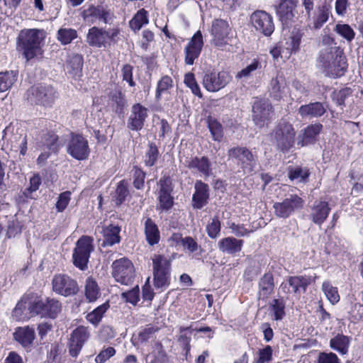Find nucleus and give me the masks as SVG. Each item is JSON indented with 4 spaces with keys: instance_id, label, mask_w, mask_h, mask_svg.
Returning a JSON list of instances; mask_svg holds the SVG:
<instances>
[{
    "instance_id": "nucleus-13",
    "label": "nucleus",
    "mask_w": 363,
    "mask_h": 363,
    "mask_svg": "<svg viewBox=\"0 0 363 363\" xmlns=\"http://www.w3.org/2000/svg\"><path fill=\"white\" fill-rule=\"evenodd\" d=\"M52 290L64 296H73L79 291L77 282L67 274H57L52 281Z\"/></svg>"
},
{
    "instance_id": "nucleus-3",
    "label": "nucleus",
    "mask_w": 363,
    "mask_h": 363,
    "mask_svg": "<svg viewBox=\"0 0 363 363\" xmlns=\"http://www.w3.org/2000/svg\"><path fill=\"white\" fill-rule=\"evenodd\" d=\"M41 38L40 30L29 29L22 30L18 35V45L27 60L34 58L40 52Z\"/></svg>"
},
{
    "instance_id": "nucleus-60",
    "label": "nucleus",
    "mask_w": 363,
    "mask_h": 363,
    "mask_svg": "<svg viewBox=\"0 0 363 363\" xmlns=\"http://www.w3.org/2000/svg\"><path fill=\"white\" fill-rule=\"evenodd\" d=\"M129 194V190L124 180L121 181L116 191V203L121 204Z\"/></svg>"
},
{
    "instance_id": "nucleus-11",
    "label": "nucleus",
    "mask_w": 363,
    "mask_h": 363,
    "mask_svg": "<svg viewBox=\"0 0 363 363\" xmlns=\"http://www.w3.org/2000/svg\"><path fill=\"white\" fill-rule=\"evenodd\" d=\"M273 107L268 100L260 99L252 106V120L255 124L262 128L271 122Z\"/></svg>"
},
{
    "instance_id": "nucleus-52",
    "label": "nucleus",
    "mask_w": 363,
    "mask_h": 363,
    "mask_svg": "<svg viewBox=\"0 0 363 363\" xmlns=\"http://www.w3.org/2000/svg\"><path fill=\"white\" fill-rule=\"evenodd\" d=\"M89 337V333L88 332V328L81 325L72 331L69 339L75 342H78L84 345Z\"/></svg>"
},
{
    "instance_id": "nucleus-4",
    "label": "nucleus",
    "mask_w": 363,
    "mask_h": 363,
    "mask_svg": "<svg viewBox=\"0 0 363 363\" xmlns=\"http://www.w3.org/2000/svg\"><path fill=\"white\" fill-rule=\"evenodd\" d=\"M93 239L86 235L82 236L76 242L72 253L74 265L82 271L88 268L91 252L94 250Z\"/></svg>"
},
{
    "instance_id": "nucleus-1",
    "label": "nucleus",
    "mask_w": 363,
    "mask_h": 363,
    "mask_svg": "<svg viewBox=\"0 0 363 363\" xmlns=\"http://www.w3.org/2000/svg\"><path fill=\"white\" fill-rule=\"evenodd\" d=\"M336 48L331 47L321 50L318 61V65L323 69L326 75L333 78L342 76L347 69L345 57L333 53V50Z\"/></svg>"
},
{
    "instance_id": "nucleus-7",
    "label": "nucleus",
    "mask_w": 363,
    "mask_h": 363,
    "mask_svg": "<svg viewBox=\"0 0 363 363\" xmlns=\"http://www.w3.org/2000/svg\"><path fill=\"white\" fill-rule=\"evenodd\" d=\"M232 80L227 71H206L203 77L202 84L210 92H216L225 87Z\"/></svg>"
},
{
    "instance_id": "nucleus-32",
    "label": "nucleus",
    "mask_w": 363,
    "mask_h": 363,
    "mask_svg": "<svg viewBox=\"0 0 363 363\" xmlns=\"http://www.w3.org/2000/svg\"><path fill=\"white\" fill-rule=\"evenodd\" d=\"M274 289L273 274L270 272L265 273L259 281V296L267 298L270 296Z\"/></svg>"
},
{
    "instance_id": "nucleus-50",
    "label": "nucleus",
    "mask_w": 363,
    "mask_h": 363,
    "mask_svg": "<svg viewBox=\"0 0 363 363\" xmlns=\"http://www.w3.org/2000/svg\"><path fill=\"white\" fill-rule=\"evenodd\" d=\"M160 156V152L157 146L150 143L148 145V149L145 155V164L147 167H152L157 162Z\"/></svg>"
},
{
    "instance_id": "nucleus-35",
    "label": "nucleus",
    "mask_w": 363,
    "mask_h": 363,
    "mask_svg": "<svg viewBox=\"0 0 363 363\" xmlns=\"http://www.w3.org/2000/svg\"><path fill=\"white\" fill-rule=\"evenodd\" d=\"M145 234L146 240L150 245L157 244L160 240V234L157 225L150 218L145 222Z\"/></svg>"
},
{
    "instance_id": "nucleus-64",
    "label": "nucleus",
    "mask_w": 363,
    "mask_h": 363,
    "mask_svg": "<svg viewBox=\"0 0 363 363\" xmlns=\"http://www.w3.org/2000/svg\"><path fill=\"white\" fill-rule=\"evenodd\" d=\"M318 363H340L337 356L333 352H320L318 355Z\"/></svg>"
},
{
    "instance_id": "nucleus-10",
    "label": "nucleus",
    "mask_w": 363,
    "mask_h": 363,
    "mask_svg": "<svg viewBox=\"0 0 363 363\" xmlns=\"http://www.w3.org/2000/svg\"><path fill=\"white\" fill-rule=\"evenodd\" d=\"M67 152L75 160L87 159L90 153L87 139L81 134L72 133L67 144Z\"/></svg>"
},
{
    "instance_id": "nucleus-30",
    "label": "nucleus",
    "mask_w": 363,
    "mask_h": 363,
    "mask_svg": "<svg viewBox=\"0 0 363 363\" xmlns=\"http://www.w3.org/2000/svg\"><path fill=\"white\" fill-rule=\"evenodd\" d=\"M330 13V6L325 2L318 6L313 16L311 15L310 20L312 21L311 28L315 30H318L322 28L328 21Z\"/></svg>"
},
{
    "instance_id": "nucleus-57",
    "label": "nucleus",
    "mask_w": 363,
    "mask_h": 363,
    "mask_svg": "<svg viewBox=\"0 0 363 363\" xmlns=\"http://www.w3.org/2000/svg\"><path fill=\"white\" fill-rule=\"evenodd\" d=\"M261 68V63L257 60H254L250 65L242 70L238 72L236 74L237 79L248 78L252 75V73L255 70Z\"/></svg>"
},
{
    "instance_id": "nucleus-49",
    "label": "nucleus",
    "mask_w": 363,
    "mask_h": 363,
    "mask_svg": "<svg viewBox=\"0 0 363 363\" xmlns=\"http://www.w3.org/2000/svg\"><path fill=\"white\" fill-rule=\"evenodd\" d=\"M208 127L213 139L215 141H221L223 137L222 125L217 120L209 118L208 119Z\"/></svg>"
},
{
    "instance_id": "nucleus-18",
    "label": "nucleus",
    "mask_w": 363,
    "mask_h": 363,
    "mask_svg": "<svg viewBox=\"0 0 363 363\" xmlns=\"http://www.w3.org/2000/svg\"><path fill=\"white\" fill-rule=\"evenodd\" d=\"M147 117V109L140 104H134L128 120V128L132 130L139 131L143 126Z\"/></svg>"
},
{
    "instance_id": "nucleus-20",
    "label": "nucleus",
    "mask_w": 363,
    "mask_h": 363,
    "mask_svg": "<svg viewBox=\"0 0 363 363\" xmlns=\"http://www.w3.org/2000/svg\"><path fill=\"white\" fill-rule=\"evenodd\" d=\"M84 20L88 23H94L98 20L102 21L104 23H110L111 20V13L104 9L101 6H90L82 12Z\"/></svg>"
},
{
    "instance_id": "nucleus-42",
    "label": "nucleus",
    "mask_w": 363,
    "mask_h": 363,
    "mask_svg": "<svg viewBox=\"0 0 363 363\" xmlns=\"http://www.w3.org/2000/svg\"><path fill=\"white\" fill-rule=\"evenodd\" d=\"M153 272H171V260L162 255H155L152 258Z\"/></svg>"
},
{
    "instance_id": "nucleus-25",
    "label": "nucleus",
    "mask_w": 363,
    "mask_h": 363,
    "mask_svg": "<svg viewBox=\"0 0 363 363\" xmlns=\"http://www.w3.org/2000/svg\"><path fill=\"white\" fill-rule=\"evenodd\" d=\"M287 91V84L285 77L282 73H278L272 78L269 86V94L272 98L279 101Z\"/></svg>"
},
{
    "instance_id": "nucleus-8",
    "label": "nucleus",
    "mask_w": 363,
    "mask_h": 363,
    "mask_svg": "<svg viewBox=\"0 0 363 363\" xmlns=\"http://www.w3.org/2000/svg\"><path fill=\"white\" fill-rule=\"evenodd\" d=\"M113 277L117 282L128 285L132 284L135 277V269L132 262L123 257L116 259L112 264Z\"/></svg>"
},
{
    "instance_id": "nucleus-5",
    "label": "nucleus",
    "mask_w": 363,
    "mask_h": 363,
    "mask_svg": "<svg viewBox=\"0 0 363 363\" xmlns=\"http://www.w3.org/2000/svg\"><path fill=\"white\" fill-rule=\"evenodd\" d=\"M277 147L282 152L289 151L295 143L296 131L291 123L281 120L274 130Z\"/></svg>"
},
{
    "instance_id": "nucleus-24",
    "label": "nucleus",
    "mask_w": 363,
    "mask_h": 363,
    "mask_svg": "<svg viewBox=\"0 0 363 363\" xmlns=\"http://www.w3.org/2000/svg\"><path fill=\"white\" fill-rule=\"evenodd\" d=\"M326 112V107L321 102H311L302 105L298 109V113L303 119H311L321 117Z\"/></svg>"
},
{
    "instance_id": "nucleus-28",
    "label": "nucleus",
    "mask_w": 363,
    "mask_h": 363,
    "mask_svg": "<svg viewBox=\"0 0 363 363\" xmlns=\"http://www.w3.org/2000/svg\"><path fill=\"white\" fill-rule=\"evenodd\" d=\"M83 64L84 59L82 55L72 54L68 56L66 68L68 73L76 80L82 76Z\"/></svg>"
},
{
    "instance_id": "nucleus-12",
    "label": "nucleus",
    "mask_w": 363,
    "mask_h": 363,
    "mask_svg": "<svg viewBox=\"0 0 363 363\" xmlns=\"http://www.w3.org/2000/svg\"><path fill=\"white\" fill-rule=\"evenodd\" d=\"M250 21L255 30L267 37L270 36L274 30L273 18L264 11L258 10L253 12Z\"/></svg>"
},
{
    "instance_id": "nucleus-55",
    "label": "nucleus",
    "mask_w": 363,
    "mask_h": 363,
    "mask_svg": "<svg viewBox=\"0 0 363 363\" xmlns=\"http://www.w3.org/2000/svg\"><path fill=\"white\" fill-rule=\"evenodd\" d=\"M171 192H159V206L160 208L163 211H168L173 206L174 198L172 196Z\"/></svg>"
},
{
    "instance_id": "nucleus-56",
    "label": "nucleus",
    "mask_w": 363,
    "mask_h": 363,
    "mask_svg": "<svg viewBox=\"0 0 363 363\" xmlns=\"http://www.w3.org/2000/svg\"><path fill=\"white\" fill-rule=\"evenodd\" d=\"M221 229L220 221L217 216L212 218L211 221L206 225V232L209 238L216 239L220 235Z\"/></svg>"
},
{
    "instance_id": "nucleus-46",
    "label": "nucleus",
    "mask_w": 363,
    "mask_h": 363,
    "mask_svg": "<svg viewBox=\"0 0 363 363\" xmlns=\"http://www.w3.org/2000/svg\"><path fill=\"white\" fill-rule=\"evenodd\" d=\"M17 80V74L15 72H0V92L9 89Z\"/></svg>"
},
{
    "instance_id": "nucleus-15",
    "label": "nucleus",
    "mask_w": 363,
    "mask_h": 363,
    "mask_svg": "<svg viewBox=\"0 0 363 363\" xmlns=\"http://www.w3.org/2000/svg\"><path fill=\"white\" fill-rule=\"evenodd\" d=\"M186 167L194 173H199L204 177L212 175V164L210 160L206 157H191L185 161Z\"/></svg>"
},
{
    "instance_id": "nucleus-29",
    "label": "nucleus",
    "mask_w": 363,
    "mask_h": 363,
    "mask_svg": "<svg viewBox=\"0 0 363 363\" xmlns=\"http://www.w3.org/2000/svg\"><path fill=\"white\" fill-rule=\"evenodd\" d=\"M243 242L242 240L227 237L218 241V247L223 253L235 255L241 251Z\"/></svg>"
},
{
    "instance_id": "nucleus-38",
    "label": "nucleus",
    "mask_w": 363,
    "mask_h": 363,
    "mask_svg": "<svg viewBox=\"0 0 363 363\" xmlns=\"http://www.w3.org/2000/svg\"><path fill=\"white\" fill-rule=\"evenodd\" d=\"M148 13L144 9H140L130 21V28L135 32L139 31L141 28L148 23Z\"/></svg>"
},
{
    "instance_id": "nucleus-44",
    "label": "nucleus",
    "mask_w": 363,
    "mask_h": 363,
    "mask_svg": "<svg viewBox=\"0 0 363 363\" xmlns=\"http://www.w3.org/2000/svg\"><path fill=\"white\" fill-rule=\"evenodd\" d=\"M333 30L349 43L354 39L355 32L349 24L338 23Z\"/></svg>"
},
{
    "instance_id": "nucleus-16",
    "label": "nucleus",
    "mask_w": 363,
    "mask_h": 363,
    "mask_svg": "<svg viewBox=\"0 0 363 363\" xmlns=\"http://www.w3.org/2000/svg\"><path fill=\"white\" fill-rule=\"evenodd\" d=\"M194 190L191 199V206L194 209L200 210L208 202L210 188L207 184L201 180H196L194 184Z\"/></svg>"
},
{
    "instance_id": "nucleus-33",
    "label": "nucleus",
    "mask_w": 363,
    "mask_h": 363,
    "mask_svg": "<svg viewBox=\"0 0 363 363\" xmlns=\"http://www.w3.org/2000/svg\"><path fill=\"white\" fill-rule=\"evenodd\" d=\"M296 4H290L286 3H279L276 7L277 16L281 23L288 25L295 17L294 9Z\"/></svg>"
},
{
    "instance_id": "nucleus-53",
    "label": "nucleus",
    "mask_w": 363,
    "mask_h": 363,
    "mask_svg": "<svg viewBox=\"0 0 363 363\" xmlns=\"http://www.w3.org/2000/svg\"><path fill=\"white\" fill-rule=\"evenodd\" d=\"M184 84L186 86H188L191 92L199 98L201 99L203 97V94L201 93L199 85L198 84L195 76L193 73L189 72L185 74L184 77Z\"/></svg>"
},
{
    "instance_id": "nucleus-40",
    "label": "nucleus",
    "mask_w": 363,
    "mask_h": 363,
    "mask_svg": "<svg viewBox=\"0 0 363 363\" xmlns=\"http://www.w3.org/2000/svg\"><path fill=\"white\" fill-rule=\"evenodd\" d=\"M350 340L348 337L343 335H338L334 338H332L330 342V347L341 353L345 354L348 352Z\"/></svg>"
},
{
    "instance_id": "nucleus-2",
    "label": "nucleus",
    "mask_w": 363,
    "mask_h": 363,
    "mask_svg": "<svg viewBox=\"0 0 363 363\" xmlns=\"http://www.w3.org/2000/svg\"><path fill=\"white\" fill-rule=\"evenodd\" d=\"M228 160L235 161L244 173L251 174L257 169V155L246 147L236 146L230 148L228 150Z\"/></svg>"
},
{
    "instance_id": "nucleus-51",
    "label": "nucleus",
    "mask_w": 363,
    "mask_h": 363,
    "mask_svg": "<svg viewBox=\"0 0 363 363\" xmlns=\"http://www.w3.org/2000/svg\"><path fill=\"white\" fill-rule=\"evenodd\" d=\"M310 174V171L307 167H296L290 169L288 174L291 180L299 179L300 182H306Z\"/></svg>"
},
{
    "instance_id": "nucleus-62",
    "label": "nucleus",
    "mask_w": 363,
    "mask_h": 363,
    "mask_svg": "<svg viewBox=\"0 0 363 363\" xmlns=\"http://www.w3.org/2000/svg\"><path fill=\"white\" fill-rule=\"evenodd\" d=\"M139 287L136 286L130 291L123 292L121 296L126 302L136 305L139 301Z\"/></svg>"
},
{
    "instance_id": "nucleus-14",
    "label": "nucleus",
    "mask_w": 363,
    "mask_h": 363,
    "mask_svg": "<svg viewBox=\"0 0 363 363\" xmlns=\"http://www.w3.org/2000/svg\"><path fill=\"white\" fill-rule=\"evenodd\" d=\"M203 47V35L201 30H197L191 38L184 48V62L187 65H192L195 60L201 55Z\"/></svg>"
},
{
    "instance_id": "nucleus-26",
    "label": "nucleus",
    "mask_w": 363,
    "mask_h": 363,
    "mask_svg": "<svg viewBox=\"0 0 363 363\" xmlns=\"http://www.w3.org/2000/svg\"><path fill=\"white\" fill-rule=\"evenodd\" d=\"M13 337L23 347L30 349L35 337V330L29 326L17 328Z\"/></svg>"
},
{
    "instance_id": "nucleus-61",
    "label": "nucleus",
    "mask_w": 363,
    "mask_h": 363,
    "mask_svg": "<svg viewBox=\"0 0 363 363\" xmlns=\"http://www.w3.org/2000/svg\"><path fill=\"white\" fill-rule=\"evenodd\" d=\"M259 357L253 363H265L269 362L272 358V348L270 345L265 346L258 352Z\"/></svg>"
},
{
    "instance_id": "nucleus-47",
    "label": "nucleus",
    "mask_w": 363,
    "mask_h": 363,
    "mask_svg": "<svg viewBox=\"0 0 363 363\" xmlns=\"http://www.w3.org/2000/svg\"><path fill=\"white\" fill-rule=\"evenodd\" d=\"M108 308V303H103L102 305L96 308L91 312L89 313L86 315V319L90 323H91L94 325H97L99 323V322L101 320V318H102L104 314L107 311Z\"/></svg>"
},
{
    "instance_id": "nucleus-22",
    "label": "nucleus",
    "mask_w": 363,
    "mask_h": 363,
    "mask_svg": "<svg viewBox=\"0 0 363 363\" xmlns=\"http://www.w3.org/2000/svg\"><path fill=\"white\" fill-rule=\"evenodd\" d=\"M26 308H28V311L32 316L40 315L41 317H43L44 301L35 300L27 303L26 301L21 299L18 302L13 310V315L21 316L22 315L23 310Z\"/></svg>"
},
{
    "instance_id": "nucleus-19",
    "label": "nucleus",
    "mask_w": 363,
    "mask_h": 363,
    "mask_svg": "<svg viewBox=\"0 0 363 363\" xmlns=\"http://www.w3.org/2000/svg\"><path fill=\"white\" fill-rule=\"evenodd\" d=\"M229 25L227 21L222 19L213 21L211 28V34L213 36V42L215 46L223 49L226 45V38L229 33Z\"/></svg>"
},
{
    "instance_id": "nucleus-27",
    "label": "nucleus",
    "mask_w": 363,
    "mask_h": 363,
    "mask_svg": "<svg viewBox=\"0 0 363 363\" xmlns=\"http://www.w3.org/2000/svg\"><path fill=\"white\" fill-rule=\"evenodd\" d=\"M121 227L110 224L102 228L101 233L103 234L101 247H111L121 242L120 237Z\"/></svg>"
},
{
    "instance_id": "nucleus-41",
    "label": "nucleus",
    "mask_w": 363,
    "mask_h": 363,
    "mask_svg": "<svg viewBox=\"0 0 363 363\" xmlns=\"http://www.w3.org/2000/svg\"><path fill=\"white\" fill-rule=\"evenodd\" d=\"M77 32L75 29L61 28L57 32L56 38L63 45H67L77 38Z\"/></svg>"
},
{
    "instance_id": "nucleus-45",
    "label": "nucleus",
    "mask_w": 363,
    "mask_h": 363,
    "mask_svg": "<svg viewBox=\"0 0 363 363\" xmlns=\"http://www.w3.org/2000/svg\"><path fill=\"white\" fill-rule=\"evenodd\" d=\"M154 286L162 291L170 284V272H153Z\"/></svg>"
},
{
    "instance_id": "nucleus-6",
    "label": "nucleus",
    "mask_w": 363,
    "mask_h": 363,
    "mask_svg": "<svg viewBox=\"0 0 363 363\" xmlns=\"http://www.w3.org/2000/svg\"><path fill=\"white\" fill-rule=\"evenodd\" d=\"M27 99L31 104L50 106L57 97V92L52 86L38 84L27 91Z\"/></svg>"
},
{
    "instance_id": "nucleus-54",
    "label": "nucleus",
    "mask_w": 363,
    "mask_h": 363,
    "mask_svg": "<svg viewBox=\"0 0 363 363\" xmlns=\"http://www.w3.org/2000/svg\"><path fill=\"white\" fill-rule=\"evenodd\" d=\"M274 320H281L285 315V303L282 299H274L270 305Z\"/></svg>"
},
{
    "instance_id": "nucleus-34",
    "label": "nucleus",
    "mask_w": 363,
    "mask_h": 363,
    "mask_svg": "<svg viewBox=\"0 0 363 363\" xmlns=\"http://www.w3.org/2000/svg\"><path fill=\"white\" fill-rule=\"evenodd\" d=\"M304 35V31L298 27H294L290 31L289 36L286 40L287 49L291 53H296L300 50L301 39Z\"/></svg>"
},
{
    "instance_id": "nucleus-31",
    "label": "nucleus",
    "mask_w": 363,
    "mask_h": 363,
    "mask_svg": "<svg viewBox=\"0 0 363 363\" xmlns=\"http://www.w3.org/2000/svg\"><path fill=\"white\" fill-rule=\"evenodd\" d=\"M86 41L90 46L105 48L106 45L104 29L94 26L91 28L86 35Z\"/></svg>"
},
{
    "instance_id": "nucleus-21",
    "label": "nucleus",
    "mask_w": 363,
    "mask_h": 363,
    "mask_svg": "<svg viewBox=\"0 0 363 363\" xmlns=\"http://www.w3.org/2000/svg\"><path fill=\"white\" fill-rule=\"evenodd\" d=\"M37 145L39 147L48 150L50 152L57 153L62 143L59 140V137L52 131L42 132L38 138Z\"/></svg>"
},
{
    "instance_id": "nucleus-39",
    "label": "nucleus",
    "mask_w": 363,
    "mask_h": 363,
    "mask_svg": "<svg viewBox=\"0 0 363 363\" xmlns=\"http://www.w3.org/2000/svg\"><path fill=\"white\" fill-rule=\"evenodd\" d=\"M84 290L86 298L89 302H94L100 296L99 287L92 277L86 279Z\"/></svg>"
},
{
    "instance_id": "nucleus-63",
    "label": "nucleus",
    "mask_w": 363,
    "mask_h": 363,
    "mask_svg": "<svg viewBox=\"0 0 363 363\" xmlns=\"http://www.w3.org/2000/svg\"><path fill=\"white\" fill-rule=\"evenodd\" d=\"M133 67L129 64L124 65L121 69L123 80L127 82L130 86L136 84L133 78Z\"/></svg>"
},
{
    "instance_id": "nucleus-36",
    "label": "nucleus",
    "mask_w": 363,
    "mask_h": 363,
    "mask_svg": "<svg viewBox=\"0 0 363 363\" xmlns=\"http://www.w3.org/2000/svg\"><path fill=\"white\" fill-rule=\"evenodd\" d=\"M291 292L305 293L308 286L311 284V278L306 276H293L288 278Z\"/></svg>"
},
{
    "instance_id": "nucleus-58",
    "label": "nucleus",
    "mask_w": 363,
    "mask_h": 363,
    "mask_svg": "<svg viewBox=\"0 0 363 363\" xmlns=\"http://www.w3.org/2000/svg\"><path fill=\"white\" fill-rule=\"evenodd\" d=\"M133 186L137 189H142L144 186L146 173L136 166L133 167Z\"/></svg>"
},
{
    "instance_id": "nucleus-9",
    "label": "nucleus",
    "mask_w": 363,
    "mask_h": 363,
    "mask_svg": "<svg viewBox=\"0 0 363 363\" xmlns=\"http://www.w3.org/2000/svg\"><path fill=\"white\" fill-rule=\"evenodd\" d=\"M303 200L296 194L290 195L289 197L280 202H275L273 205L274 215L280 218H287L296 211L301 209L303 206Z\"/></svg>"
},
{
    "instance_id": "nucleus-48",
    "label": "nucleus",
    "mask_w": 363,
    "mask_h": 363,
    "mask_svg": "<svg viewBox=\"0 0 363 363\" xmlns=\"http://www.w3.org/2000/svg\"><path fill=\"white\" fill-rule=\"evenodd\" d=\"M322 290L328 300L335 304L340 301V296L337 287L333 286L329 281H325L322 284Z\"/></svg>"
},
{
    "instance_id": "nucleus-43",
    "label": "nucleus",
    "mask_w": 363,
    "mask_h": 363,
    "mask_svg": "<svg viewBox=\"0 0 363 363\" xmlns=\"http://www.w3.org/2000/svg\"><path fill=\"white\" fill-rule=\"evenodd\" d=\"M173 87V80L168 76L164 75L161 77L157 84L155 97L157 100H160L162 95L169 93V90Z\"/></svg>"
},
{
    "instance_id": "nucleus-17",
    "label": "nucleus",
    "mask_w": 363,
    "mask_h": 363,
    "mask_svg": "<svg viewBox=\"0 0 363 363\" xmlns=\"http://www.w3.org/2000/svg\"><path fill=\"white\" fill-rule=\"evenodd\" d=\"M323 125L320 123L310 124L301 130L298 135V145L301 147L315 144L318 140V136L323 130Z\"/></svg>"
},
{
    "instance_id": "nucleus-23",
    "label": "nucleus",
    "mask_w": 363,
    "mask_h": 363,
    "mask_svg": "<svg viewBox=\"0 0 363 363\" xmlns=\"http://www.w3.org/2000/svg\"><path fill=\"white\" fill-rule=\"evenodd\" d=\"M331 208L325 201H316L311 208L310 218L316 225L320 226L327 219Z\"/></svg>"
},
{
    "instance_id": "nucleus-59",
    "label": "nucleus",
    "mask_w": 363,
    "mask_h": 363,
    "mask_svg": "<svg viewBox=\"0 0 363 363\" xmlns=\"http://www.w3.org/2000/svg\"><path fill=\"white\" fill-rule=\"evenodd\" d=\"M71 192L64 191L60 194L56 203V208L58 212H63L71 200Z\"/></svg>"
},
{
    "instance_id": "nucleus-37",
    "label": "nucleus",
    "mask_w": 363,
    "mask_h": 363,
    "mask_svg": "<svg viewBox=\"0 0 363 363\" xmlns=\"http://www.w3.org/2000/svg\"><path fill=\"white\" fill-rule=\"evenodd\" d=\"M62 309L61 303L54 298H47L44 301L43 317L55 318Z\"/></svg>"
}]
</instances>
